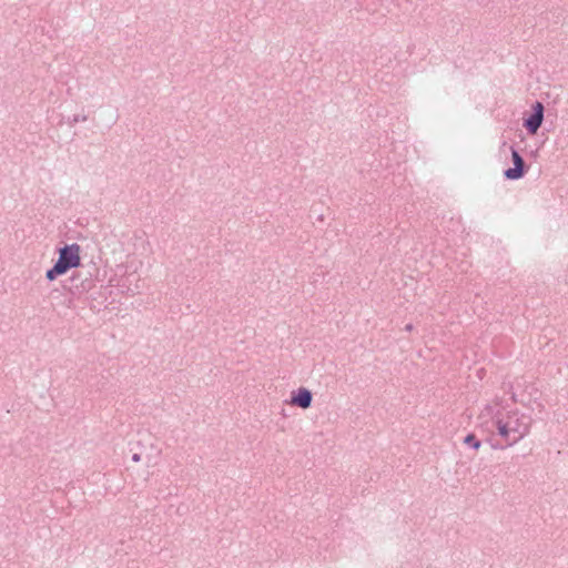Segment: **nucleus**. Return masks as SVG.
<instances>
[{"label":"nucleus","instance_id":"nucleus-2","mask_svg":"<svg viewBox=\"0 0 568 568\" xmlns=\"http://www.w3.org/2000/svg\"><path fill=\"white\" fill-rule=\"evenodd\" d=\"M504 419L509 425V429L513 433L511 443H518L529 434L531 426L530 416L526 414H520L516 409L508 412Z\"/></svg>","mask_w":568,"mask_h":568},{"label":"nucleus","instance_id":"nucleus-1","mask_svg":"<svg viewBox=\"0 0 568 568\" xmlns=\"http://www.w3.org/2000/svg\"><path fill=\"white\" fill-rule=\"evenodd\" d=\"M81 246L78 243L65 244L58 248V258L52 267L47 270L45 278L49 282L57 280L59 276L67 274L70 270L81 265Z\"/></svg>","mask_w":568,"mask_h":568},{"label":"nucleus","instance_id":"nucleus-9","mask_svg":"<svg viewBox=\"0 0 568 568\" xmlns=\"http://www.w3.org/2000/svg\"><path fill=\"white\" fill-rule=\"evenodd\" d=\"M88 116L87 115H80V114H74L73 116H69L68 118V124L70 126H74L77 123L79 122H84L87 121Z\"/></svg>","mask_w":568,"mask_h":568},{"label":"nucleus","instance_id":"nucleus-3","mask_svg":"<svg viewBox=\"0 0 568 568\" xmlns=\"http://www.w3.org/2000/svg\"><path fill=\"white\" fill-rule=\"evenodd\" d=\"M544 114L545 106L542 102L535 101L531 104L529 114L523 118V126L528 134H536L538 132L544 121Z\"/></svg>","mask_w":568,"mask_h":568},{"label":"nucleus","instance_id":"nucleus-4","mask_svg":"<svg viewBox=\"0 0 568 568\" xmlns=\"http://www.w3.org/2000/svg\"><path fill=\"white\" fill-rule=\"evenodd\" d=\"M513 166L504 170V178L508 181H517L523 179L528 172L529 165L525 159L514 146H510Z\"/></svg>","mask_w":568,"mask_h":568},{"label":"nucleus","instance_id":"nucleus-13","mask_svg":"<svg viewBox=\"0 0 568 568\" xmlns=\"http://www.w3.org/2000/svg\"><path fill=\"white\" fill-rule=\"evenodd\" d=\"M511 399H513V402H515V403L517 402V398H516V395H515V394H513V395H511Z\"/></svg>","mask_w":568,"mask_h":568},{"label":"nucleus","instance_id":"nucleus-5","mask_svg":"<svg viewBox=\"0 0 568 568\" xmlns=\"http://www.w3.org/2000/svg\"><path fill=\"white\" fill-rule=\"evenodd\" d=\"M65 283L64 287H68L72 295L78 296L88 293L94 287V280L90 273L84 277L81 272L73 273Z\"/></svg>","mask_w":568,"mask_h":568},{"label":"nucleus","instance_id":"nucleus-11","mask_svg":"<svg viewBox=\"0 0 568 568\" xmlns=\"http://www.w3.org/2000/svg\"><path fill=\"white\" fill-rule=\"evenodd\" d=\"M132 460H133L134 463H139V462L141 460V455H140V454H138V453L133 454V455H132Z\"/></svg>","mask_w":568,"mask_h":568},{"label":"nucleus","instance_id":"nucleus-12","mask_svg":"<svg viewBox=\"0 0 568 568\" xmlns=\"http://www.w3.org/2000/svg\"><path fill=\"white\" fill-rule=\"evenodd\" d=\"M413 329V324H407L405 326V331L410 332Z\"/></svg>","mask_w":568,"mask_h":568},{"label":"nucleus","instance_id":"nucleus-6","mask_svg":"<svg viewBox=\"0 0 568 568\" xmlns=\"http://www.w3.org/2000/svg\"><path fill=\"white\" fill-rule=\"evenodd\" d=\"M312 402V392L306 387H298L297 389L291 392V397L287 403L292 406H296L302 409H307L311 407Z\"/></svg>","mask_w":568,"mask_h":568},{"label":"nucleus","instance_id":"nucleus-10","mask_svg":"<svg viewBox=\"0 0 568 568\" xmlns=\"http://www.w3.org/2000/svg\"><path fill=\"white\" fill-rule=\"evenodd\" d=\"M489 443H490V446H491L493 449H504V448L507 447L506 445L494 443L493 440H489Z\"/></svg>","mask_w":568,"mask_h":568},{"label":"nucleus","instance_id":"nucleus-8","mask_svg":"<svg viewBox=\"0 0 568 568\" xmlns=\"http://www.w3.org/2000/svg\"><path fill=\"white\" fill-rule=\"evenodd\" d=\"M463 443L474 450H478L481 446V440L478 439L477 436L473 433H468L464 437Z\"/></svg>","mask_w":568,"mask_h":568},{"label":"nucleus","instance_id":"nucleus-7","mask_svg":"<svg viewBox=\"0 0 568 568\" xmlns=\"http://www.w3.org/2000/svg\"><path fill=\"white\" fill-rule=\"evenodd\" d=\"M498 435L506 440V446H513L516 443H511L513 433L509 429V425L506 423L504 417L497 416L494 420Z\"/></svg>","mask_w":568,"mask_h":568}]
</instances>
